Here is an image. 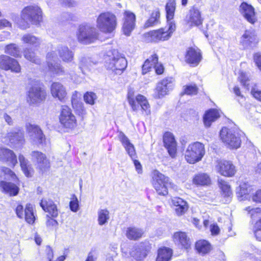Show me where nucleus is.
Listing matches in <instances>:
<instances>
[{"label": "nucleus", "instance_id": "nucleus-36", "mask_svg": "<svg viewBox=\"0 0 261 261\" xmlns=\"http://www.w3.org/2000/svg\"><path fill=\"white\" fill-rule=\"evenodd\" d=\"M193 182L199 186H208L211 184V180L209 175L204 173H200L193 178Z\"/></svg>", "mask_w": 261, "mask_h": 261}, {"label": "nucleus", "instance_id": "nucleus-21", "mask_svg": "<svg viewBox=\"0 0 261 261\" xmlns=\"http://www.w3.org/2000/svg\"><path fill=\"white\" fill-rule=\"evenodd\" d=\"M257 42L255 33L250 30H247L242 36L240 43L244 48H250L254 46Z\"/></svg>", "mask_w": 261, "mask_h": 261}, {"label": "nucleus", "instance_id": "nucleus-62", "mask_svg": "<svg viewBox=\"0 0 261 261\" xmlns=\"http://www.w3.org/2000/svg\"><path fill=\"white\" fill-rule=\"evenodd\" d=\"M153 67L155 69V72L158 74H161L163 73L164 70V67L162 64L158 62V61L156 63H155Z\"/></svg>", "mask_w": 261, "mask_h": 261}, {"label": "nucleus", "instance_id": "nucleus-56", "mask_svg": "<svg viewBox=\"0 0 261 261\" xmlns=\"http://www.w3.org/2000/svg\"><path fill=\"white\" fill-rule=\"evenodd\" d=\"M160 17H149L144 24L145 28L156 26L160 23Z\"/></svg>", "mask_w": 261, "mask_h": 261}, {"label": "nucleus", "instance_id": "nucleus-34", "mask_svg": "<svg viewBox=\"0 0 261 261\" xmlns=\"http://www.w3.org/2000/svg\"><path fill=\"white\" fill-rule=\"evenodd\" d=\"M143 234L141 229L135 227H129L126 228L125 235L129 240H136L141 238Z\"/></svg>", "mask_w": 261, "mask_h": 261}, {"label": "nucleus", "instance_id": "nucleus-13", "mask_svg": "<svg viewBox=\"0 0 261 261\" xmlns=\"http://www.w3.org/2000/svg\"><path fill=\"white\" fill-rule=\"evenodd\" d=\"M58 56L56 53L52 51L48 53L46 56L48 70L53 74L63 75L65 71L60 63L57 62Z\"/></svg>", "mask_w": 261, "mask_h": 261}, {"label": "nucleus", "instance_id": "nucleus-12", "mask_svg": "<svg viewBox=\"0 0 261 261\" xmlns=\"http://www.w3.org/2000/svg\"><path fill=\"white\" fill-rule=\"evenodd\" d=\"M59 119L60 123L65 128L73 129L76 126L75 116L72 113L71 109L66 106L62 107Z\"/></svg>", "mask_w": 261, "mask_h": 261}, {"label": "nucleus", "instance_id": "nucleus-37", "mask_svg": "<svg viewBox=\"0 0 261 261\" xmlns=\"http://www.w3.org/2000/svg\"><path fill=\"white\" fill-rule=\"evenodd\" d=\"M158 57L156 54H153L148 58L142 65V73L146 74L150 71L155 63H157Z\"/></svg>", "mask_w": 261, "mask_h": 261}, {"label": "nucleus", "instance_id": "nucleus-43", "mask_svg": "<svg viewBox=\"0 0 261 261\" xmlns=\"http://www.w3.org/2000/svg\"><path fill=\"white\" fill-rule=\"evenodd\" d=\"M22 41L24 43L34 46H38L41 43L40 39L31 34H25L22 37Z\"/></svg>", "mask_w": 261, "mask_h": 261}, {"label": "nucleus", "instance_id": "nucleus-25", "mask_svg": "<svg viewBox=\"0 0 261 261\" xmlns=\"http://www.w3.org/2000/svg\"><path fill=\"white\" fill-rule=\"evenodd\" d=\"M221 115V112L217 109H211L206 111L203 116V121L206 127L211 126L212 123L217 120Z\"/></svg>", "mask_w": 261, "mask_h": 261}, {"label": "nucleus", "instance_id": "nucleus-27", "mask_svg": "<svg viewBox=\"0 0 261 261\" xmlns=\"http://www.w3.org/2000/svg\"><path fill=\"white\" fill-rule=\"evenodd\" d=\"M173 240L175 244L180 245L186 249L190 247V239L185 232L178 231L175 232L173 236Z\"/></svg>", "mask_w": 261, "mask_h": 261}, {"label": "nucleus", "instance_id": "nucleus-52", "mask_svg": "<svg viewBox=\"0 0 261 261\" xmlns=\"http://www.w3.org/2000/svg\"><path fill=\"white\" fill-rule=\"evenodd\" d=\"M198 88L195 84L187 85L184 88V93L189 95H195L197 94Z\"/></svg>", "mask_w": 261, "mask_h": 261}, {"label": "nucleus", "instance_id": "nucleus-23", "mask_svg": "<svg viewBox=\"0 0 261 261\" xmlns=\"http://www.w3.org/2000/svg\"><path fill=\"white\" fill-rule=\"evenodd\" d=\"M15 21L21 29L30 27V23L38 25L40 24L42 17H15Z\"/></svg>", "mask_w": 261, "mask_h": 261}, {"label": "nucleus", "instance_id": "nucleus-41", "mask_svg": "<svg viewBox=\"0 0 261 261\" xmlns=\"http://www.w3.org/2000/svg\"><path fill=\"white\" fill-rule=\"evenodd\" d=\"M24 217L26 222L29 224H33L35 217L33 212V205L31 204H27L24 211Z\"/></svg>", "mask_w": 261, "mask_h": 261}, {"label": "nucleus", "instance_id": "nucleus-7", "mask_svg": "<svg viewBox=\"0 0 261 261\" xmlns=\"http://www.w3.org/2000/svg\"><path fill=\"white\" fill-rule=\"evenodd\" d=\"M98 33L96 29L89 24H82L80 25L77 37L78 40L83 44L94 42L98 38Z\"/></svg>", "mask_w": 261, "mask_h": 261}, {"label": "nucleus", "instance_id": "nucleus-63", "mask_svg": "<svg viewBox=\"0 0 261 261\" xmlns=\"http://www.w3.org/2000/svg\"><path fill=\"white\" fill-rule=\"evenodd\" d=\"M210 230L212 235H217L220 232V228L216 224H212L210 226Z\"/></svg>", "mask_w": 261, "mask_h": 261}, {"label": "nucleus", "instance_id": "nucleus-33", "mask_svg": "<svg viewBox=\"0 0 261 261\" xmlns=\"http://www.w3.org/2000/svg\"><path fill=\"white\" fill-rule=\"evenodd\" d=\"M195 248L197 252L201 255L209 253L212 249L210 243L205 240L198 241L196 243Z\"/></svg>", "mask_w": 261, "mask_h": 261}, {"label": "nucleus", "instance_id": "nucleus-46", "mask_svg": "<svg viewBox=\"0 0 261 261\" xmlns=\"http://www.w3.org/2000/svg\"><path fill=\"white\" fill-rule=\"evenodd\" d=\"M18 159L20 162L21 168L24 173V174L27 176H31V172H30V166L28 164V161L27 160L24 156L22 154H19L18 156Z\"/></svg>", "mask_w": 261, "mask_h": 261}, {"label": "nucleus", "instance_id": "nucleus-64", "mask_svg": "<svg viewBox=\"0 0 261 261\" xmlns=\"http://www.w3.org/2000/svg\"><path fill=\"white\" fill-rule=\"evenodd\" d=\"M251 94L255 99L261 101V90L253 89L251 90Z\"/></svg>", "mask_w": 261, "mask_h": 261}, {"label": "nucleus", "instance_id": "nucleus-47", "mask_svg": "<svg viewBox=\"0 0 261 261\" xmlns=\"http://www.w3.org/2000/svg\"><path fill=\"white\" fill-rule=\"evenodd\" d=\"M5 52L15 57H18L20 55L19 48L15 44H10L7 45L5 47Z\"/></svg>", "mask_w": 261, "mask_h": 261}, {"label": "nucleus", "instance_id": "nucleus-58", "mask_svg": "<svg viewBox=\"0 0 261 261\" xmlns=\"http://www.w3.org/2000/svg\"><path fill=\"white\" fill-rule=\"evenodd\" d=\"M187 20L188 24L192 27L194 25L198 26L202 23V19L201 17H187Z\"/></svg>", "mask_w": 261, "mask_h": 261}, {"label": "nucleus", "instance_id": "nucleus-45", "mask_svg": "<svg viewBox=\"0 0 261 261\" xmlns=\"http://www.w3.org/2000/svg\"><path fill=\"white\" fill-rule=\"evenodd\" d=\"M218 183L223 195L225 197H230L232 195V191L231 190L230 185H229L226 181L222 179H218Z\"/></svg>", "mask_w": 261, "mask_h": 261}, {"label": "nucleus", "instance_id": "nucleus-39", "mask_svg": "<svg viewBox=\"0 0 261 261\" xmlns=\"http://www.w3.org/2000/svg\"><path fill=\"white\" fill-rule=\"evenodd\" d=\"M110 219V213L107 209H99L97 212L98 224L102 226L107 224Z\"/></svg>", "mask_w": 261, "mask_h": 261}, {"label": "nucleus", "instance_id": "nucleus-51", "mask_svg": "<svg viewBox=\"0 0 261 261\" xmlns=\"http://www.w3.org/2000/svg\"><path fill=\"white\" fill-rule=\"evenodd\" d=\"M175 9V2L174 0H169L166 5V16H173Z\"/></svg>", "mask_w": 261, "mask_h": 261}, {"label": "nucleus", "instance_id": "nucleus-38", "mask_svg": "<svg viewBox=\"0 0 261 261\" xmlns=\"http://www.w3.org/2000/svg\"><path fill=\"white\" fill-rule=\"evenodd\" d=\"M11 63L13 65H16L17 60L6 55L0 56V68L8 71L10 68L9 64Z\"/></svg>", "mask_w": 261, "mask_h": 261}, {"label": "nucleus", "instance_id": "nucleus-14", "mask_svg": "<svg viewBox=\"0 0 261 261\" xmlns=\"http://www.w3.org/2000/svg\"><path fill=\"white\" fill-rule=\"evenodd\" d=\"M26 129L27 133L33 142L37 144H43L45 142V136L38 125L27 123L26 124Z\"/></svg>", "mask_w": 261, "mask_h": 261}, {"label": "nucleus", "instance_id": "nucleus-5", "mask_svg": "<svg viewBox=\"0 0 261 261\" xmlns=\"http://www.w3.org/2000/svg\"><path fill=\"white\" fill-rule=\"evenodd\" d=\"M204 154V145L196 142L188 145L185 152V158L189 164H195L200 161Z\"/></svg>", "mask_w": 261, "mask_h": 261}, {"label": "nucleus", "instance_id": "nucleus-61", "mask_svg": "<svg viewBox=\"0 0 261 261\" xmlns=\"http://www.w3.org/2000/svg\"><path fill=\"white\" fill-rule=\"evenodd\" d=\"M15 212L17 216L20 218L22 219L24 217L23 214V207L22 205L19 204L17 206L15 209Z\"/></svg>", "mask_w": 261, "mask_h": 261}, {"label": "nucleus", "instance_id": "nucleus-50", "mask_svg": "<svg viewBox=\"0 0 261 261\" xmlns=\"http://www.w3.org/2000/svg\"><path fill=\"white\" fill-rule=\"evenodd\" d=\"M54 218L49 217V215H46V226L49 230H56L58 228L59 223Z\"/></svg>", "mask_w": 261, "mask_h": 261}, {"label": "nucleus", "instance_id": "nucleus-11", "mask_svg": "<svg viewBox=\"0 0 261 261\" xmlns=\"http://www.w3.org/2000/svg\"><path fill=\"white\" fill-rule=\"evenodd\" d=\"M127 99L129 104L134 111H137L140 107L143 111L145 112L146 115L150 113V107L146 97L142 95H138L136 99H134L133 95L128 93Z\"/></svg>", "mask_w": 261, "mask_h": 261}, {"label": "nucleus", "instance_id": "nucleus-1", "mask_svg": "<svg viewBox=\"0 0 261 261\" xmlns=\"http://www.w3.org/2000/svg\"><path fill=\"white\" fill-rule=\"evenodd\" d=\"M168 29L162 28L158 30L150 31L143 35V39L146 42H156L168 40L175 31L176 25L173 17H166Z\"/></svg>", "mask_w": 261, "mask_h": 261}, {"label": "nucleus", "instance_id": "nucleus-17", "mask_svg": "<svg viewBox=\"0 0 261 261\" xmlns=\"http://www.w3.org/2000/svg\"><path fill=\"white\" fill-rule=\"evenodd\" d=\"M216 171L225 176L231 177L236 172L234 166L230 162L219 161L215 166Z\"/></svg>", "mask_w": 261, "mask_h": 261}, {"label": "nucleus", "instance_id": "nucleus-31", "mask_svg": "<svg viewBox=\"0 0 261 261\" xmlns=\"http://www.w3.org/2000/svg\"><path fill=\"white\" fill-rule=\"evenodd\" d=\"M22 16H42V12L37 5H31L24 7L21 11Z\"/></svg>", "mask_w": 261, "mask_h": 261}, {"label": "nucleus", "instance_id": "nucleus-40", "mask_svg": "<svg viewBox=\"0 0 261 261\" xmlns=\"http://www.w3.org/2000/svg\"><path fill=\"white\" fill-rule=\"evenodd\" d=\"M78 95L79 93L77 91H74L73 93L71 98L72 105L76 111H79L82 114H85V110L84 109L83 103L78 100Z\"/></svg>", "mask_w": 261, "mask_h": 261}, {"label": "nucleus", "instance_id": "nucleus-54", "mask_svg": "<svg viewBox=\"0 0 261 261\" xmlns=\"http://www.w3.org/2000/svg\"><path fill=\"white\" fill-rule=\"evenodd\" d=\"M238 79L242 85L246 88H249V79L248 75L244 72H240Z\"/></svg>", "mask_w": 261, "mask_h": 261}, {"label": "nucleus", "instance_id": "nucleus-16", "mask_svg": "<svg viewBox=\"0 0 261 261\" xmlns=\"http://www.w3.org/2000/svg\"><path fill=\"white\" fill-rule=\"evenodd\" d=\"M173 85V81L172 78L169 77L163 79L157 84L154 97L156 98L163 97L172 89Z\"/></svg>", "mask_w": 261, "mask_h": 261}, {"label": "nucleus", "instance_id": "nucleus-32", "mask_svg": "<svg viewBox=\"0 0 261 261\" xmlns=\"http://www.w3.org/2000/svg\"><path fill=\"white\" fill-rule=\"evenodd\" d=\"M136 17H125L122 31L126 36H129L135 28Z\"/></svg>", "mask_w": 261, "mask_h": 261}, {"label": "nucleus", "instance_id": "nucleus-48", "mask_svg": "<svg viewBox=\"0 0 261 261\" xmlns=\"http://www.w3.org/2000/svg\"><path fill=\"white\" fill-rule=\"evenodd\" d=\"M24 56L26 59L36 64H39L40 63V59L35 56V53L31 49H25L24 51Z\"/></svg>", "mask_w": 261, "mask_h": 261}, {"label": "nucleus", "instance_id": "nucleus-15", "mask_svg": "<svg viewBox=\"0 0 261 261\" xmlns=\"http://www.w3.org/2000/svg\"><path fill=\"white\" fill-rule=\"evenodd\" d=\"M31 160L41 171H45L50 167V162L46 155L39 151H33L31 153Z\"/></svg>", "mask_w": 261, "mask_h": 261}, {"label": "nucleus", "instance_id": "nucleus-6", "mask_svg": "<svg viewBox=\"0 0 261 261\" xmlns=\"http://www.w3.org/2000/svg\"><path fill=\"white\" fill-rule=\"evenodd\" d=\"M152 184L159 195L165 196L168 194V188L172 183L169 177L165 176L158 170L152 173Z\"/></svg>", "mask_w": 261, "mask_h": 261}, {"label": "nucleus", "instance_id": "nucleus-44", "mask_svg": "<svg viewBox=\"0 0 261 261\" xmlns=\"http://www.w3.org/2000/svg\"><path fill=\"white\" fill-rule=\"evenodd\" d=\"M93 64L90 58L84 57L81 60L79 68L84 74H86V70H90Z\"/></svg>", "mask_w": 261, "mask_h": 261}, {"label": "nucleus", "instance_id": "nucleus-10", "mask_svg": "<svg viewBox=\"0 0 261 261\" xmlns=\"http://www.w3.org/2000/svg\"><path fill=\"white\" fill-rule=\"evenodd\" d=\"M116 17H98L97 19V27L102 34H106V37L113 36V32L116 27Z\"/></svg>", "mask_w": 261, "mask_h": 261}, {"label": "nucleus", "instance_id": "nucleus-19", "mask_svg": "<svg viewBox=\"0 0 261 261\" xmlns=\"http://www.w3.org/2000/svg\"><path fill=\"white\" fill-rule=\"evenodd\" d=\"M0 161L6 162L12 167H14L17 163L16 155L14 152L6 148H0Z\"/></svg>", "mask_w": 261, "mask_h": 261}, {"label": "nucleus", "instance_id": "nucleus-8", "mask_svg": "<svg viewBox=\"0 0 261 261\" xmlns=\"http://www.w3.org/2000/svg\"><path fill=\"white\" fill-rule=\"evenodd\" d=\"M46 93L40 84L36 82L27 92V100L30 105H37L46 99Z\"/></svg>", "mask_w": 261, "mask_h": 261}, {"label": "nucleus", "instance_id": "nucleus-53", "mask_svg": "<svg viewBox=\"0 0 261 261\" xmlns=\"http://www.w3.org/2000/svg\"><path fill=\"white\" fill-rule=\"evenodd\" d=\"M70 209L73 212H76L79 210V202L75 195H72L69 203Z\"/></svg>", "mask_w": 261, "mask_h": 261}, {"label": "nucleus", "instance_id": "nucleus-2", "mask_svg": "<svg viewBox=\"0 0 261 261\" xmlns=\"http://www.w3.org/2000/svg\"><path fill=\"white\" fill-rule=\"evenodd\" d=\"M105 65L109 70L121 74L126 68L127 62L124 57L119 54L118 51L113 50L108 52L105 57Z\"/></svg>", "mask_w": 261, "mask_h": 261}, {"label": "nucleus", "instance_id": "nucleus-18", "mask_svg": "<svg viewBox=\"0 0 261 261\" xmlns=\"http://www.w3.org/2000/svg\"><path fill=\"white\" fill-rule=\"evenodd\" d=\"M185 58L187 63L195 66L201 61L202 56L199 49L190 47L186 51Z\"/></svg>", "mask_w": 261, "mask_h": 261}, {"label": "nucleus", "instance_id": "nucleus-9", "mask_svg": "<svg viewBox=\"0 0 261 261\" xmlns=\"http://www.w3.org/2000/svg\"><path fill=\"white\" fill-rule=\"evenodd\" d=\"M118 138L123 146L125 149L127 154L133 160L136 170L138 173L141 174L142 173V166L139 161L135 160L136 157V152L134 145L122 132H120L119 133Z\"/></svg>", "mask_w": 261, "mask_h": 261}, {"label": "nucleus", "instance_id": "nucleus-49", "mask_svg": "<svg viewBox=\"0 0 261 261\" xmlns=\"http://www.w3.org/2000/svg\"><path fill=\"white\" fill-rule=\"evenodd\" d=\"M248 212L252 220L261 216V208L259 207L253 208L250 206L247 207L245 209Z\"/></svg>", "mask_w": 261, "mask_h": 261}, {"label": "nucleus", "instance_id": "nucleus-26", "mask_svg": "<svg viewBox=\"0 0 261 261\" xmlns=\"http://www.w3.org/2000/svg\"><path fill=\"white\" fill-rule=\"evenodd\" d=\"M40 206L42 209L48 213L47 215L52 218H56L58 216V211L56 205L51 200L42 199L40 202Z\"/></svg>", "mask_w": 261, "mask_h": 261}, {"label": "nucleus", "instance_id": "nucleus-29", "mask_svg": "<svg viewBox=\"0 0 261 261\" xmlns=\"http://www.w3.org/2000/svg\"><path fill=\"white\" fill-rule=\"evenodd\" d=\"M7 138L12 144H22L23 142V133L19 128H14L7 134Z\"/></svg>", "mask_w": 261, "mask_h": 261}, {"label": "nucleus", "instance_id": "nucleus-42", "mask_svg": "<svg viewBox=\"0 0 261 261\" xmlns=\"http://www.w3.org/2000/svg\"><path fill=\"white\" fill-rule=\"evenodd\" d=\"M240 11L243 16H253L255 15L254 8L246 3L241 4Z\"/></svg>", "mask_w": 261, "mask_h": 261}, {"label": "nucleus", "instance_id": "nucleus-57", "mask_svg": "<svg viewBox=\"0 0 261 261\" xmlns=\"http://www.w3.org/2000/svg\"><path fill=\"white\" fill-rule=\"evenodd\" d=\"M96 98V94L93 92H87L84 96L85 101L91 105L94 104V101Z\"/></svg>", "mask_w": 261, "mask_h": 261}, {"label": "nucleus", "instance_id": "nucleus-35", "mask_svg": "<svg viewBox=\"0 0 261 261\" xmlns=\"http://www.w3.org/2000/svg\"><path fill=\"white\" fill-rule=\"evenodd\" d=\"M172 249L163 247L158 250L156 261H170L172 255Z\"/></svg>", "mask_w": 261, "mask_h": 261}, {"label": "nucleus", "instance_id": "nucleus-4", "mask_svg": "<svg viewBox=\"0 0 261 261\" xmlns=\"http://www.w3.org/2000/svg\"><path fill=\"white\" fill-rule=\"evenodd\" d=\"M243 133L237 129L223 127L220 133L222 141L230 148H238L240 146L241 136Z\"/></svg>", "mask_w": 261, "mask_h": 261}, {"label": "nucleus", "instance_id": "nucleus-60", "mask_svg": "<svg viewBox=\"0 0 261 261\" xmlns=\"http://www.w3.org/2000/svg\"><path fill=\"white\" fill-rule=\"evenodd\" d=\"M9 66L10 67L9 70H11L12 72L19 73L21 71V67L17 61L16 65H13L10 63L9 64Z\"/></svg>", "mask_w": 261, "mask_h": 261}, {"label": "nucleus", "instance_id": "nucleus-20", "mask_svg": "<svg viewBox=\"0 0 261 261\" xmlns=\"http://www.w3.org/2000/svg\"><path fill=\"white\" fill-rule=\"evenodd\" d=\"M163 141L170 155L172 158L174 157L176 153V142L173 134L169 132L165 133Z\"/></svg>", "mask_w": 261, "mask_h": 261}, {"label": "nucleus", "instance_id": "nucleus-55", "mask_svg": "<svg viewBox=\"0 0 261 261\" xmlns=\"http://www.w3.org/2000/svg\"><path fill=\"white\" fill-rule=\"evenodd\" d=\"M253 231L256 239L259 241H261V218L254 223Z\"/></svg>", "mask_w": 261, "mask_h": 261}, {"label": "nucleus", "instance_id": "nucleus-24", "mask_svg": "<svg viewBox=\"0 0 261 261\" xmlns=\"http://www.w3.org/2000/svg\"><path fill=\"white\" fill-rule=\"evenodd\" d=\"M50 91L52 96L62 101L67 95L65 87L59 82L53 83L50 87Z\"/></svg>", "mask_w": 261, "mask_h": 261}, {"label": "nucleus", "instance_id": "nucleus-30", "mask_svg": "<svg viewBox=\"0 0 261 261\" xmlns=\"http://www.w3.org/2000/svg\"><path fill=\"white\" fill-rule=\"evenodd\" d=\"M57 51L59 57L64 62H70L73 59V53L68 47L63 45L58 46Z\"/></svg>", "mask_w": 261, "mask_h": 261}, {"label": "nucleus", "instance_id": "nucleus-3", "mask_svg": "<svg viewBox=\"0 0 261 261\" xmlns=\"http://www.w3.org/2000/svg\"><path fill=\"white\" fill-rule=\"evenodd\" d=\"M1 170L5 176V178L11 180L14 182L1 181L0 182V191L10 196L17 195L19 191V180L17 176L14 172L8 168L2 167Z\"/></svg>", "mask_w": 261, "mask_h": 261}, {"label": "nucleus", "instance_id": "nucleus-28", "mask_svg": "<svg viewBox=\"0 0 261 261\" xmlns=\"http://www.w3.org/2000/svg\"><path fill=\"white\" fill-rule=\"evenodd\" d=\"M172 204L178 216L182 215L188 210V206L187 202L179 197H173L172 199Z\"/></svg>", "mask_w": 261, "mask_h": 261}, {"label": "nucleus", "instance_id": "nucleus-22", "mask_svg": "<svg viewBox=\"0 0 261 261\" xmlns=\"http://www.w3.org/2000/svg\"><path fill=\"white\" fill-rule=\"evenodd\" d=\"M148 250V246L142 243L134 247L130 255L136 260H142L146 257Z\"/></svg>", "mask_w": 261, "mask_h": 261}, {"label": "nucleus", "instance_id": "nucleus-59", "mask_svg": "<svg viewBox=\"0 0 261 261\" xmlns=\"http://www.w3.org/2000/svg\"><path fill=\"white\" fill-rule=\"evenodd\" d=\"M253 60L257 68L261 71V54L259 53L255 54Z\"/></svg>", "mask_w": 261, "mask_h": 261}]
</instances>
